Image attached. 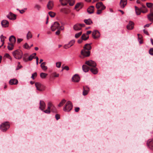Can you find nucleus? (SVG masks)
<instances>
[{
    "instance_id": "obj_1",
    "label": "nucleus",
    "mask_w": 153,
    "mask_h": 153,
    "mask_svg": "<svg viewBox=\"0 0 153 153\" xmlns=\"http://www.w3.org/2000/svg\"><path fill=\"white\" fill-rule=\"evenodd\" d=\"M12 54L14 57L16 59H21L23 56L22 51L19 49H17L12 52Z\"/></svg>"
},
{
    "instance_id": "obj_2",
    "label": "nucleus",
    "mask_w": 153,
    "mask_h": 153,
    "mask_svg": "<svg viewBox=\"0 0 153 153\" xmlns=\"http://www.w3.org/2000/svg\"><path fill=\"white\" fill-rule=\"evenodd\" d=\"M73 105L70 101H68L63 108L65 111L68 112L70 111L72 108Z\"/></svg>"
},
{
    "instance_id": "obj_3",
    "label": "nucleus",
    "mask_w": 153,
    "mask_h": 153,
    "mask_svg": "<svg viewBox=\"0 0 153 153\" xmlns=\"http://www.w3.org/2000/svg\"><path fill=\"white\" fill-rule=\"evenodd\" d=\"M10 128V125L8 122L2 123L0 126V128L3 131H6Z\"/></svg>"
},
{
    "instance_id": "obj_4",
    "label": "nucleus",
    "mask_w": 153,
    "mask_h": 153,
    "mask_svg": "<svg viewBox=\"0 0 153 153\" xmlns=\"http://www.w3.org/2000/svg\"><path fill=\"white\" fill-rule=\"evenodd\" d=\"M35 85L37 90L39 91H43L44 90L45 87L39 82H36Z\"/></svg>"
},
{
    "instance_id": "obj_5",
    "label": "nucleus",
    "mask_w": 153,
    "mask_h": 153,
    "mask_svg": "<svg viewBox=\"0 0 153 153\" xmlns=\"http://www.w3.org/2000/svg\"><path fill=\"white\" fill-rule=\"evenodd\" d=\"M60 24L57 22H55L51 27V29L52 31H54L56 29H58L60 28Z\"/></svg>"
},
{
    "instance_id": "obj_6",
    "label": "nucleus",
    "mask_w": 153,
    "mask_h": 153,
    "mask_svg": "<svg viewBox=\"0 0 153 153\" xmlns=\"http://www.w3.org/2000/svg\"><path fill=\"white\" fill-rule=\"evenodd\" d=\"M81 53L85 57H88L90 55V52L89 50L83 49L81 51Z\"/></svg>"
},
{
    "instance_id": "obj_7",
    "label": "nucleus",
    "mask_w": 153,
    "mask_h": 153,
    "mask_svg": "<svg viewBox=\"0 0 153 153\" xmlns=\"http://www.w3.org/2000/svg\"><path fill=\"white\" fill-rule=\"evenodd\" d=\"M85 64L91 67H96L97 66L96 63L91 60L86 61L85 62Z\"/></svg>"
},
{
    "instance_id": "obj_8",
    "label": "nucleus",
    "mask_w": 153,
    "mask_h": 153,
    "mask_svg": "<svg viewBox=\"0 0 153 153\" xmlns=\"http://www.w3.org/2000/svg\"><path fill=\"white\" fill-rule=\"evenodd\" d=\"M146 144L151 150L153 151V139H149L147 142Z\"/></svg>"
},
{
    "instance_id": "obj_9",
    "label": "nucleus",
    "mask_w": 153,
    "mask_h": 153,
    "mask_svg": "<svg viewBox=\"0 0 153 153\" xmlns=\"http://www.w3.org/2000/svg\"><path fill=\"white\" fill-rule=\"evenodd\" d=\"M96 7L97 9H99L100 8L102 10H104L105 9V6L103 4L102 2H100L96 4Z\"/></svg>"
},
{
    "instance_id": "obj_10",
    "label": "nucleus",
    "mask_w": 153,
    "mask_h": 153,
    "mask_svg": "<svg viewBox=\"0 0 153 153\" xmlns=\"http://www.w3.org/2000/svg\"><path fill=\"white\" fill-rule=\"evenodd\" d=\"M80 80V77L79 75L77 74H75L72 78V81L74 82H78Z\"/></svg>"
},
{
    "instance_id": "obj_11",
    "label": "nucleus",
    "mask_w": 153,
    "mask_h": 153,
    "mask_svg": "<svg viewBox=\"0 0 153 153\" xmlns=\"http://www.w3.org/2000/svg\"><path fill=\"white\" fill-rule=\"evenodd\" d=\"M92 36L94 39H96L100 36L99 32L98 30H95L93 32Z\"/></svg>"
},
{
    "instance_id": "obj_12",
    "label": "nucleus",
    "mask_w": 153,
    "mask_h": 153,
    "mask_svg": "<svg viewBox=\"0 0 153 153\" xmlns=\"http://www.w3.org/2000/svg\"><path fill=\"white\" fill-rule=\"evenodd\" d=\"M134 23L131 21H130L128 24L127 26V28L128 30H131L134 28Z\"/></svg>"
},
{
    "instance_id": "obj_13",
    "label": "nucleus",
    "mask_w": 153,
    "mask_h": 153,
    "mask_svg": "<svg viewBox=\"0 0 153 153\" xmlns=\"http://www.w3.org/2000/svg\"><path fill=\"white\" fill-rule=\"evenodd\" d=\"M54 6L53 2L52 1H50L47 4V7L48 9L51 10Z\"/></svg>"
},
{
    "instance_id": "obj_14",
    "label": "nucleus",
    "mask_w": 153,
    "mask_h": 153,
    "mask_svg": "<svg viewBox=\"0 0 153 153\" xmlns=\"http://www.w3.org/2000/svg\"><path fill=\"white\" fill-rule=\"evenodd\" d=\"M127 4V0H120V5L121 8H123Z\"/></svg>"
},
{
    "instance_id": "obj_15",
    "label": "nucleus",
    "mask_w": 153,
    "mask_h": 153,
    "mask_svg": "<svg viewBox=\"0 0 153 153\" xmlns=\"http://www.w3.org/2000/svg\"><path fill=\"white\" fill-rule=\"evenodd\" d=\"M39 104V109L43 111L44 109H45L46 106V105L45 102L43 101L40 100V101Z\"/></svg>"
},
{
    "instance_id": "obj_16",
    "label": "nucleus",
    "mask_w": 153,
    "mask_h": 153,
    "mask_svg": "<svg viewBox=\"0 0 153 153\" xmlns=\"http://www.w3.org/2000/svg\"><path fill=\"white\" fill-rule=\"evenodd\" d=\"M7 17L10 20H14L16 19V15L11 12H10L9 13L7 16Z\"/></svg>"
},
{
    "instance_id": "obj_17",
    "label": "nucleus",
    "mask_w": 153,
    "mask_h": 153,
    "mask_svg": "<svg viewBox=\"0 0 153 153\" xmlns=\"http://www.w3.org/2000/svg\"><path fill=\"white\" fill-rule=\"evenodd\" d=\"M1 24L3 27H7L9 26V22L7 21L4 20L1 22Z\"/></svg>"
},
{
    "instance_id": "obj_18",
    "label": "nucleus",
    "mask_w": 153,
    "mask_h": 153,
    "mask_svg": "<svg viewBox=\"0 0 153 153\" xmlns=\"http://www.w3.org/2000/svg\"><path fill=\"white\" fill-rule=\"evenodd\" d=\"M75 43L74 40H71L68 44L65 45L64 46V48L65 49H67L72 46Z\"/></svg>"
},
{
    "instance_id": "obj_19",
    "label": "nucleus",
    "mask_w": 153,
    "mask_h": 153,
    "mask_svg": "<svg viewBox=\"0 0 153 153\" xmlns=\"http://www.w3.org/2000/svg\"><path fill=\"white\" fill-rule=\"evenodd\" d=\"M16 37L13 35L11 36L9 38V41L10 42V43L14 44L16 42Z\"/></svg>"
},
{
    "instance_id": "obj_20",
    "label": "nucleus",
    "mask_w": 153,
    "mask_h": 153,
    "mask_svg": "<svg viewBox=\"0 0 153 153\" xmlns=\"http://www.w3.org/2000/svg\"><path fill=\"white\" fill-rule=\"evenodd\" d=\"M94 7L93 6H90L87 9L88 12L89 14H92L94 12Z\"/></svg>"
},
{
    "instance_id": "obj_21",
    "label": "nucleus",
    "mask_w": 153,
    "mask_h": 153,
    "mask_svg": "<svg viewBox=\"0 0 153 153\" xmlns=\"http://www.w3.org/2000/svg\"><path fill=\"white\" fill-rule=\"evenodd\" d=\"M9 83L11 85H16L18 83V81L15 79H11L9 81Z\"/></svg>"
},
{
    "instance_id": "obj_22",
    "label": "nucleus",
    "mask_w": 153,
    "mask_h": 153,
    "mask_svg": "<svg viewBox=\"0 0 153 153\" xmlns=\"http://www.w3.org/2000/svg\"><path fill=\"white\" fill-rule=\"evenodd\" d=\"M91 43L90 44H86L83 47V49L90 51L91 49Z\"/></svg>"
},
{
    "instance_id": "obj_23",
    "label": "nucleus",
    "mask_w": 153,
    "mask_h": 153,
    "mask_svg": "<svg viewBox=\"0 0 153 153\" xmlns=\"http://www.w3.org/2000/svg\"><path fill=\"white\" fill-rule=\"evenodd\" d=\"M89 91V88L87 87H83V95L85 96L87 94Z\"/></svg>"
},
{
    "instance_id": "obj_24",
    "label": "nucleus",
    "mask_w": 153,
    "mask_h": 153,
    "mask_svg": "<svg viewBox=\"0 0 153 153\" xmlns=\"http://www.w3.org/2000/svg\"><path fill=\"white\" fill-rule=\"evenodd\" d=\"M73 29L74 30L77 31L81 29L78 23L76 24L74 26Z\"/></svg>"
},
{
    "instance_id": "obj_25",
    "label": "nucleus",
    "mask_w": 153,
    "mask_h": 153,
    "mask_svg": "<svg viewBox=\"0 0 153 153\" xmlns=\"http://www.w3.org/2000/svg\"><path fill=\"white\" fill-rule=\"evenodd\" d=\"M64 29V27L62 26H61L57 30V31L55 32V34L56 35H59L60 33V30H63Z\"/></svg>"
},
{
    "instance_id": "obj_26",
    "label": "nucleus",
    "mask_w": 153,
    "mask_h": 153,
    "mask_svg": "<svg viewBox=\"0 0 153 153\" xmlns=\"http://www.w3.org/2000/svg\"><path fill=\"white\" fill-rule=\"evenodd\" d=\"M84 22L87 25H90L93 23V22L90 19L84 20Z\"/></svg>"
},
{
    "instance_id": "obj_27",
    "label": "nucleus",
    "mask_w": 153,
    "mask_h": 153,
    "mask_svg": "<svg viewBox=\"0 0 153 153\" xmlns=\"http://www.w3.org/2000/svg\"><path fill=\"white\" fill-rule=\"evenodd\" d=\"M59 1L63 6L66 5L69 3L68 0H59Z\"/></svg>"
},
{
    "instance_id": "obj_28",
    "label": "nucleus",
    "mask_w": 153,
    "mask_h": 153,
    "mask_svg": "<svg viewBox=\"0 0 153 153\" xmlns=\"http://www.w3.org/2000/svg\"><path fill=\"white\" fill-rule=\"evenodd\" d=\"M91 71L94 74H97L98 72V70L97 68H91Z\"/></svg>"
},
{
    "instance_id": "obj_29",
    "label": "nucleus",
    "mask_w": 153,
    "mask_h": 153,
    "mask_svg": "<svg viewBox=\"0 0 153 153\" xmlns=\"http://www.w3.org/2000/svg\"><path fill=\"white\" fill-rule=\"evenodd\" d=\"M8 45L7 46V48L8 50L11 51L13 49L14 47V45L12 44L8 43Z\"/></svg>"
},
{
    "instance_id": "obj_30",
    "label": "nucleus",
    "mask_w": 153,
    "mask_h": 153,
    "mask_svg": "<svg viewBox=\"0 0 153 153\" xmlns=\"http://www.w3.org/2000/svg\"><path fill=\"white\" fill-rule=\"evenodd\" d=\"M36 53H34L28 57V61H31L34 58L35 56L36 55Z\"/></svg>"
},
{
    "instance_id": "obj_31",
    "label": "nucleus",
    "mask_w": 153,
    "mask_h": 153,
    "mask_svg": "<svg viewBox=\"0 0 153 153\" xmlns=\"http://www.w3.org/2000/svg\"><path fill=\"white\" fill-rule=\"evenodd\" d=\"M149 20L151 21H153V13H151L148 15Z\"/></svg>"
},
{
    "instance_id": "obj_32",
    "label": "nucleus",
    "mask_w": 153,
    "mask_h": 153,
    "mask_svg": "<svg viewBox=\"0 0 153 153\" xmlns=\"http://www.w3.org/2000/svg\"><path fill=\"white\" fill-rule=\"evenodd\" d=\"M32 37V35L31 32L29 31L27 34V39L31 38Z\"/></svg>"
},
{
    "instance_id": "obj_33",
    "label": "nucleus",
    "mask_w": 153,
    "mask_h": 153,
    "mask_svg": "<svg viewBox=\"0 0 153 153\" xmlns=\"http://www.w3.org/2000/svg\"><path fill=\"white\" fill-rule=\"evenodd\" d=\"M66 100L63 99L60 102L59 104L58 105V106L59 107H61L66 102Z\"/></svg>"
},
{
    "instance_id": "obj_34",
    "label": "nucleus",
    "mask_w": 153,
    "mask_h": 153,
    "mask_svg": "<svg viewBox=\"0 0 153 153\" xmlns=\"http://www.w3.org/2000/svg\"><path fill=\"white\" fill-rule=\"evenodd\" d=\"M47 74L43 73H41L40 74V77L42 78H45L47 76Z\"/></svg>"
},
{
    "instance_id": "obj_35",
    "label": "nucleus",
    "mask_w": 153,
    "mask_h": 153,
    "mask_svg": "<svg viewBox=\"0 0 153 153\" xmlns=\"http://www.w3.org/2000/svg\"><path fill=\"white\" fill-rule=\"evenodd\" d=\"M69 4L70 6H72L75 3V0H68Z\"/></svg>"
},
{
    "instance_id": "obj_36",
    "label": "nucleus",
    "mask_w": 153,
    "mask_h": 153,
    "mask_svg": "<svg viewBox=\"0 0 153 153\" xmlns=\"http://www.w3.org/2000/svg\"><path fill=\"white\" fill-rule=\"evenodd\" d=\"M48 14L51 17H54L55 16V13L52 11L49 12Z\"/></svg>"
},
{
    "instance_id": "obj_37",
    "label": "nucleus",
    "mask_w": 153,
    "mask_h": 153,
    "mask_svg": "<svg viewBox=\"0 0 153 153\" xmlns=\"http://www.w3.org/2000/svg\"><path fill=\"white\" fill-rule=\"evenodd\" d=\"M146 5L149 8L152 7L153 6V4L152 3H146Z\"/></svg>"
},
{
    "instance_id": "obj_38",
    "label": "nucleus",
    "mask_w": 153,
    "mask_h": 153,
    "mask_svg": "<svg viewBox=\"0 0 153 153\" xmlns=\"http://www.w3.org/2000/svg\"><path fill=\"white\" fill-rule=\"evenodd\" d=\"M82 32H80L76 34L75 36V37L76 38H78L82 34Z\"/></svg>"
},
{
    "instance_id": "obj_39",
    "label": "nucleus",
    "mask_w": 153,
    "mask_h": 153,
    "mask_svg": "<svg viewBox=\"0 0 153 153\" xmlns=\"http://www.w3.org/2000/svg\"><path fill=\"white\" fill-rule=\"evenodd\" d=\"M60 12H61L65 14H68V12L66 10V9L65 8H63L60 10Z\"/></svg>"
},
{
    "instance_id": "obj_40",
    "label": "nucleus",
    "mask_w": 153,
    "mask_h": 153,
    "mask_svg": "<svg viewBox=\"0 0 153 153\" xmlns=\"http://www.w3.org/2000/svg\"><path fill=\"white\" fill-rule=\"evenodd\" d=\"M51 111L54 113H56V109L54 106L51 108Z\"/></svg>"
},
{
    "instance_id": "obj_41",
    "label": "nucleus",
    "mask_w": 153,
    "mask_h": 153,
    "mask_svg": "<svg viewBox=\"0 0 153 153\" xmlns=\"http://www.w3.org/2000/svg\"><path fill=\"white\" fill-rule=\"evenodd\" d=\"M6 37L4 36H3L2 35H1L0 36V39L1 40V41L3 42V43L4 42V40L5 39H6Z\"/></svg>"
},
{
    "instance_id": "obj_42",
    "label": "nucleus",
    "mask_w": 153,
    "mask_h": 153,
    "mask_svg": "<svg viewBox=\"0 0 153 153\" xmlns=\"http://www.w3.org/2000/svg\"><path fill=\"white\" fill-rule=\"evenodd\" d=\"M83 71L85 72H87L88 71L90 68H82Z\"/></svg>"
},
{
    "instance_id": "obj_43",
    "label": "nucleus",
    "mask_w": 153,
    "mask_h": 153,
    "mask_svg": "<svg viewBox=\"0 0 153 153\" xmlns=\"http://www.w3.org/2000/svg\"><path fill=\"white\" fill-rule=\"evenodd\" d=\"M136 13L137 15H138L140 14L141 11L140 9H138V10H136Z\"/></svg>"
},
{
    "instance_id": "obj_44",
    "label": "nucleus",
    "mask_w": 153,
    "mask_h": 153,
    "mask_svg": "<svg viewBox=\"0 0 153 153\" xmlns=\"http://www.w3.org/2000/svg\"><path fill=\"white\" fill-rule=\"evenodd\" d=\"M149 53L151 55H153V48H151L149 49Z\"/></svg>"
},
{
    "instance_id": "obj_45",
    "label": "nucleus",
    "mask_w": 153,
    "mask_h": 153,
    "mask_svg": "<svg viewBox=\"0 0 153 153\" xmlns=\"http://www.w3.org/2000/svg\"><path fill=\"white\" fill-rule=\"evenodd\" d=\"M23 47L25 49H27L29 48V46L27 43H26L23 45Z\"/></svg>"
},
{
    "instance_id": "obj_46",
    "label": "nucleus",
    "mask_w": 153,
    "mask_h": 153,
    "mask_svg": "<svg viewBox=\"0 0 153 153\" xmlns=\"http://www.w3.org/2000/svg\"><path fill=\"white\" fill-rule=\"evenodd\" d=\"M98 10H97V14H100L101 13L102 11V10H102V9H98Z\"/></svg>"
},
{
    "instance_id": "obj_47",
    "label": "nucleus",
    "mask_w": 153,
    "mask_h": 153,
    "mask_svg": "<svg viewBox=\"0 0 153 153\" xmlns=\"http://www.w3.org/2000/svg\"><path fill=\"white\" fill-rule=\"evenodd\" d=\"M28 58H27L26 56H24L23 58V61L25 62H27L28 61H29L28 60Z\"/></svg>"
},
{
    "instance_id": "obj_48",
    "label": "nucleus",
    "mask_w": 153,
    "mask_h": 153,
    "mask_svg": "<svg viewBox=\"0 0 153 153\" xmlns=\"http://www.w3.org/2000/svg\"><path fill=\"white\" fill-rule=\"evenodd\" d=\"M52 75L55 77H58L59 76V74H56L55 72H54L52 74Z\"/></svg>"
},
{
    "instance_id": "obj_49",
    "label": "nucleus",
    "mask_w": 153,
    "mask_h": 153,
    "mask_svg": "<svg viewBox=\"0 0 153 153\" xmlns=\"http://www.w3.org/2000/svg\"><path fill=\"white\" fill-rule=\"evenodd\" d=\"M81 5V3H77L75 6V9L78 8L79 7L80 5Z\"/></svg>"
},
{
    "instance_id": "obj_50",
    "label": "nucleus",
    "mask_w": 153,
    "mask_h": 153,
    "mask_svg": "<svg viewBox=\"0 0 153 153\" xmlns=\"http://www.w3.org/2000/svg\"><path fill=\"white\" fill-rule=\"evenodd\" d=\"M61 64V62H58L56 63V67H60Z\"/></svg>"
},
{
    "instance_id": "obj_51",
    "label": "nucleus",
    "mask_w": 153,
    "mask_h": 153,
    "mask_svg": "<svg viewBox=\"0 0 153 153\" xmlns=\"http://www.w3.org/2000/svg\"><path fill=\"white\" fill-rule=\"evenodd\" d=\"M48 106H50L51 108L54 106L53 105L51 102H49L48 103Z\"/></svg>"
},
{
    "instance_id": "obj_52",
    "label": "nucleus",
    "mask_w": 153,
    "mask_h": 153,
    "mask_svg": "<svg viewBox=\"0 0 153 153\" xmlns=\"http://www.w3.org/2000/svg\"><path fill=\"white\" fill-rule=\"evenodd\" d=\"M35 8L37 9L38 10H39L41 8V7L38 4H36L35 6Z\"/></svg>"
},
{
    "instance_id": "obj_53",
    "label": "nucleus",
    "mask_w": 153,
    "mask_h": 153,
    "mask_svg": "<svg viewBox=\"0 0 153 153\" xmlns=\"http://www.w3.org/2000/svg\"><path fill=\"white\" fill-rule=\"evenodd\" d=\"M55 118L57 120L60 118V116L59 114H56L55 116Z\"/></svg>"
},
{
    "instance_id": "obj_54",
    "label": "nucleus",
    "mask_w": 153,
    "mask_h": 153,
    "mask_svg": "<svg viewBox=\"0 0 153 153\" xmlns=\"http://www.w3.org/2000/svg\"><path fill=\"white\" fill-rule=\"evenodd\" d=\"M43 111L45 113L49 114L50 113L51 111V110H49L48 109H46L45 110H44Z\"/></svg>"
},
{
    "instance_id": "obj_55",
    "label": "nucleus",
    "mask_w": 153,
    "mask_h": 153,
    "mask_svg": "<svg viewBox=\"0 0 153 153\" xmlns=\"http://www.w3.org/2000/svg\"><path fill=\"white\" fill-rule=\"evenodd\" d=\"M46 63V62H43L41 65V67H46L45 66Z\"/></svg>"
},
{
    "instance_id": "obj_56",
    "label": "nucleus",
    "mask_w": 153,
    "mask_h": 153,
    "mask_svg": "<svg viewBox=\"0 0 153 153\" xmlns=\"http://www.w3.org/2000/svg\"><path fill=\"white\" fill-rule=\"evenodd\" d=\"M37 76V73L36 72H35L32 74V76H31V78L33 79H34V76Z\"/></svg>"
},
{
    "instance_id": "obj_57",
    "label": "nucleus",
    "mask_w": 153,
    "mask_h": 153,
    "mask_svg": "<svg viewBox=\"0 0 153 153\" xmlns=\"http://www.w3.org/2000/svg\"><path fill=\"white\" fill-rule=\"evenodd\" d=\"M17 10H19L21 14H22L25 12V10H19L17 9Z\"/></svg>"
},
{
    "instance_id": "obj_58",
    "label": "nucleus",
    "mask_w": 153,
    "mask_h": 153,
    "mask_svg": "<svg viewBox=\"0 0 153 153\" xmlns=\"http://www.w3.org/2000/svg\"><path fill=\"white\" fill-rule=\"evenodd\" d=\"M85 37L86 34H83L81 36L82 39L84 40V39H85Z\"/></svg>"
},
{
    "instance_id": "obj_59",
    "label": "nucleus",
    "mask_w": 153,
    "mask_h": 153,
    "mask_svg": "<svg viewBox=\"0 0 153 153\" xmlns=\"http://www.w3.org/2000/svg\"><path fill=\"white\" fill-rule=\"evenodd\" d=\"M3 42L1 41H1H0V48H1L2 46L4 44V42L3 43Z\"/></svg>"
},
{
    "instance_id": "obj_60",
    "label": "nucleus",
    "mask_w": 153,
    "mask_h": 153,
    "mask_svg": "<svg viewBox=\"0 0 153 153\" xmlns=\"http://www.w3.org/2000/svg\"><path fill=\"white\" fill-rule=\"evenodd\" d=\"M143 32L144 33L146 34L147 35L149 36V33L148 32V31L146 30L145 29H144L143 30Z\"/></svg>"
},
{
    "instance_id": "obj_61",
    "label": "nucleus",
    "mask_w": 153,
    "mask_h": 153,
    "mask_svg": "<svg viewBox=\"0 0 153 153\" xmlns=\"http://www.w3.org/2000/svg\"><path fill=\"white\" fill-rule=\"evenodd\" d=\"M22 40L23 39H18L17 40V42L18 43H19L22 41Z\"/></svg>"
},
{
    "instance_id": "obj_62",
    "label": "nucleus",
    "mask_w": 153,
    "mask_h": 153,
    "mask_svg": "<svg viewBox=\"0 0 153 153\" xmlns=\"http://www.w3.org/2000/svg\"><path fill=\"white\" fill-rule=\"evenodd\" d=\"M79 25L80 27H81V28L82 27H84L85 26V25L84 24H79Z\"/></svg>"
},
{
    "instance_id": "obj_63",
    "label": "nucleus",
    "mask_w": 153,
    "mask_h": 153,
    "mask_svg": "<svg viewBox=\"0 0 153 153\" xmlns=\"http://www.w3.org/2000/svg\"><path fill=\"white\" fill-rule=\"evenodd\" d=\"M148 11V10L146 8H144V10L142 11L141 12L143 13H145Z\"/></svg>"
},
{
    "instance_id": "obj_64",
    "label": "nucleus",
    "mask_w": 153,
    "mask_h": 153,
    "mask_svg": "<svg viewBox=\"0 0 153 153\" xmlns=\"http://www.w3.org/2000/svg\"><path fill=\"white\" fill-rule=\"evenodd\" d=\"M79 107H76L75 108V111L76 112H78L79 111Z\"/></svg>"
}]
</instances>
